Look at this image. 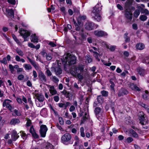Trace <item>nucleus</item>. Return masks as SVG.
<instances>
[{
    "mask_svg": "<svg viewBox=\"0 0 149 149\" xmlns=\"http://www.w3.org/2000/svg\"><path fill=\"white\" fill-rule=\"evenodd\" d=\"M140 14V10H136L134 12V16L136 18Z\"/></svg>",
    "mask_w": 149,
    "mask_h": 149,
    "instance_id": "36",
    "label": "nucleus"
},
{
    "mask_svg": "<svg viewBox=\"0 0 149 149\" xmlns=\"http://www.w3.org/2000/svg\"><path fill=\"white\" fill-rule=\"evenodd\" d=\"M148 96V92L147 91H145L144 93H143V97L144 99H147V97Z\"/></svg>",
    "mask_w": 149,
    "mask_h": 149,
    "instance_id": "37",
    "label": "nucleus"
},
{
    "mask_svg": "<svg viewBox=\"0 0 149 149\" xmlns=\"http://www.w3.org/2000/svg\"><path fill=\"white\" fill-rule=\"evenodd\" d=\"M24 76L23 74H21L18 76L17 79L19 80H21L24 78Z\"/></svg>",
    "mask_w": 149,
    "mask_h": 149,
    "instance_id": "51",
    "label": "nucleus"
},
{
    "mask_svg": "<svg viewBox=\"0 0 149 149\" xmlns=\"http://www.w3.org/2000/svg\"><path fill=\"white\" fill-rule=\"evenodd\" d=\"M60 10L63 13H65V8L64 7H62L60 8Z\"/></svg>",
    "mask_w": 149,
    "mask_h": 149,
    "instance_id": "64",
    "label": "nucleus"
},
{
    "mask_svg": "<svg viewBox=\"0 0 149 149\" xmlns=\"http://www.w3.org/2000/svg\"><path fill=\"white\" fill-rule=\"evenodd\" d=\"M36 96L37 99L39 101V102H42L44 100V96L41 94H38L36 95Z\"/></svg>",
    "mask_w": 149,
    "mask_h": 149,
    "instance_id": "23",
    "label": "nucleus"
},
{
    "mask_svg": "<svg viewBox=\"0 0 149 149\" xmlns=\"http://www.w3.org/2000/svg\"><path fill=\"white\" fill-rule=\"evenodd\" d=\"M133 140V139L130 137H128L127 139V141L128 143H130Z\"/></svg>",
    "mask_w": 149,
    "mask_h": 149,
    "instance_id": "59",
    "label": "nucleus"
},
{
    "mask_svg": "<svg viewBox=\"0 0 149 149\" xmlns=\"http://www.w3.org/2000/svg\"><path fill=\"white\" fill-rule=\"evenodd\" d=\"M130 87L132 90L135 91H140V89L138 87L136 86L133 84L130 85Z\"/></svg>",
    "mask_w": 149,
    "mask_h": 149,
    "instance_id": "25",
    "label": "nucleus"
},
{
    "mask_svg": "<svg viewBox=\"0 0 149 149\" xmlns=\"http://www.w3.org/2000/svg\"><path fill=\"white\" fill-rule=\"evenodd\" d=\"M6 11L8 15L11 18H13L14 17V12L13 10L7 9Z\"/></svg>",
    "mask_w": 149,
    "mask_h": 149,
    "instance_id": "20",
    "label": "nucleus"
},
{
    "mask_svg": "<svg viewBox=\"0 0 149 149\" xmlns=\"http://www.w3.org/2000/svg\"><path fill=\"white\" fill-rule=\"evenodd\" d=\"M94 34L96 36L98 37H101L104 36H106L107 35L106 33L102 31L96 30L94 32Z\"/></svg>",
    "mask_w": 149,
    "mask_h": 149,
    "instance_id": "11",
    "label": "nucleus"
},
{
    "mask_svg": "<svg viewBox=\"0 0 149 149\" xmlns=\"http://www.w3.org/2000/svg\"><path fill=\"white\" fill-rule=\"evenodd\" d=\"M0 62L4 64H6L7 63V60L6 58H4L2 60H1Z\"/></svg>",
    "mask_w": 149,
    "mask_h": 149,
    "instance_id": "52",
    "label": "nucleus"
},
{
    "mask_svg": "<svg viewBox=\"0 0 149 149\" xmlns=\"http://www.w3.org/2000/svg\"><path fill=\"white\" fill-rule=\"evenodd\" d=\"M101 111V109L100 108L97 107L95 109V112L97 116H98L99 114V113Z\"/></svg>",
    "mask_w": 149,
    "mask_h": 149,
    "instance_id": "31",
    "label": "nucleus"
},
{
    "mask_svg": "<svg viewBox=\"0 0 149 149\" xmlns=\"http://www.w3.org/2000/svg\"><path fill=\"white\" fill-rule=\"evenodd\" d=\"M64 117L65 118H67L68 119H69V118H71L72 117V116H71L69 115L68 112L67 111L65 113V114Z\"/></svg>",
    "mask_w": 149,
    "mask_h": 149,
    "instance_id": "46",
    "label": "nucleus"
},
{
    "mask_svg": "<svg viewBox=\"0 0 149 149\" xmlns=\"http://www.w3.org/2000/svg\"><path fill=\"white\" fill-rule=\"evenodd\" d=\"M46 57L47 60L48 61L51 60L52 58V55L50 54H47Z\"/></svg>",
    "mask_w": 149,
    "mask_h": 149,
    "instance_id": "49",
    "label": "nucleus"
},
{
    "mask_svg": "<svg viewBox=\"0 0 149 149\" xmlns=\"http://www.w3.org/2000/svg\"><path fill=\"white\" fill-rule=\"evenodd\" d=\"M97 100L100 103H101L102 102H103L102 97L100 95L98 96L97 97Z\"/></svg>",
    "mask_w": 149,
    "mask_h": 149,
    "instance_id": "54",
    "label": "nucleus"
},
{
    "mask_svg": "<svg viewBox=\"0 0 149 149\" xmlns=\"http://www.w3.org/2000/svg\"><path fill=\"white\" fill-rule=\"evenodd\" d=\"M47 130V128L46 125H42L40 126V132L41 137H44L45 136Z\"/></svg>",
    "mask_w": 149,
    "mask_h": 149,
    "instance_id": "6",
    "label": "nucleus"
},
{
    "mask_svg": "<svg viewBox=\"0 0 149 149\" xmlns=\"http://www.w3.org/2000/svg\"><path fill=\"white\" fill-rule=\"evenodd\" d=\"M93 25L94 24L93 23L88 22L85 24V27L86 29L88 30H91L93 29Z\"/></svg>",
    "mask_w": 149,
    "mask_h": 149,
    "instance_id": "13",
    "label": "nucleus"
},
{
    "mask_svg": "<svg viewBox=\"0 0 149 149\" xmlns=\"http://www.w3.org/2000/svg\"><path fill=\"white\" fill-rule=\"evenodd\" d=\"M54 71L56 75H58L61 74L62 72V70L60 66H58L54 68Z\"/></svg>",
    "mask_w": 149,
    "mask_h": 149,
    "instance_id": "17",
    "label": "nucleus"
},
{
    "mask_svg": "<svg viewBox=\"0 0 149 149\" xmlns=\"http://www.w3.org/2000/svg\"><path fill=\"white\" fill-rule=\"evenodd\" d=\"M143 63L149 64V58H146L143 60Z\"/></svg>",
    "mask_w": 149,
    "mask_h": 149,
    "instance_id": "58",
    "label": "nucleus"
},
{
    "mask_svg": "<svg viewBox=\"0 0 149 149\" xmlns=\"http://www.w3.org/2000/svg\"><path fill=\"white\" fill-rule=\"evenodd\" d=\"M46 147L47 149H53V146L49 143H47L46 144Z\"/></svg>",
    "mask_w": 149,
    "mask_h": 149,
    "instance_id": "30",
    "label": "nucleus"
},
{
    "mask_svg": "<svg viewBox=\"0 0 149 149\" xmlns=\"http://www.w3.org/2000/svg\"><path fill=\"white\" fill-rule=\"evenodd\" d=\"M127 93L128 91L127 90L124 89H121L120 90L118 94V95L119 96H121L127 94Z\"/></svg>",
    "mask_w": 149,
    "mask_h": 149,
    "instance_id": "19",
    "label": "nucleus"
},
{
    "mask_svg": "<svg viewBox=\"0 0 149 149\" xmlns=\"http://www.w3.org/2000/svg\"><path fill=\"white\" fill-rule=\"evenodd\" d=\"M33 137L35 139H37L38 138V136L36 132L32 134Z\"/></svg>",
    "mask_w": 149,
    "mask_h": 149,
    "instance_id": "60",
    "label": "nucleus"
},
{
    "mask_svg": "<svg viewBox=\"0 0 149 149\" xmlns=\"http://www.w3.org/2000/svg\"><path fill=\"white\" fill-rule=\"evenodd\" d=\"M84 68L82 65H80L78 67H74L70 71L71 74L75 77H78L80 81H81L83 79L82 74L81 72H83Z\"/></svg>",
    "mask_w": 149,
    "mask_h": 149,
    "instance_id": "2",
    "label": "nucleus"
},
{
    "mask_svg": "<svg viewBox=\"0 0 149 149\" xmlns=\"http://www.w3.org/2000/svg\"><path fill=\"white\" fill-rule=\"evenodd\" d=\"M16 52L19 55L22 56L24 55L23 52L20 49H17Z\"/></svg>",
    "mask_w": 149,
    "mask_h": 149,
    "instance_id": "42",
    "label": "nucleus"
},
{
    "mask_svg": "<svg viewBox=\"0 0 149 149\" xmlns=\"http://www.w3.org/2000/svg\"><path fill=\"white\" fill-rule=\"evenodd\" d=\"M107 48L112 51H114L116 48V46H107Z\"/></svg>",
    "mask_w": 149,
    "mask_h": 149,
    "instance_id": "35",
    "label": "nucleus"
},
{
    "mask_svg": "<svg viewBox=\"0 0 149 149\" xmlns=\"http://www.w3.org/2000/svg\"><path fill=\"white\" fill-rule=\"evenodd\" d=\"M14 115H16L18 116H20L21 115V113L20 111H18L16 109L14 110Z\"/></svg>",
    "mask_w": 149,
    "mask_h": 149,
    "instance_id": "34",
    "label": "nucleus"
},
{
    "mask_svg": "<svg viewBox=\"0 0 149 149\" xmlns=\"http://www.w3.org/2000/svg\"><path fill=\"white\" fill-rule=\"evenodd\" d=\"M136 48L139 50H142L145 48L144 45L141 43H139L136 45Z\"/></svg>",
    "mask_w": 149,
    "mask_h": 149,
    "instance_id": "24",
    "label": "nucleus"
},
{
    "mask_svg": "<svg viewBox=\"0 0 149 149\" xmlns=\"http://www.w3.org/2000/svg\"><path fill=\"white\" fill-rule=\"evenodd\" d=\"M141 12L142 13H144L147 15H148L149 13L148 11L146 9H141Z\"/></svg>",
    "mask_w": 149,
    "mask_h": 149,
    "instance_id": "39",
    "label": "nucleus"
},
{
    "mask_svg": "<svg viewBox=\"0 0 149 149\" xmlns=\"http://www.w3.org/2000/svg\"><path fill=\"white\" fill-rule=\"evenodd\" d=\"M41 54L43 57H46L47 56V54L44 50H43L41 53Z\"/></svg>",
    "mask_w": 149,
    "mask_h": 149,
    "instance_id": "56",
    "label": "nucleus"
},
{
    "mask_svg": "<svg viewBox=\"0 0 149 149\" xmlns=\"http://www.w3.org/2000/svg\"><path fill=\"white\" fill-rule=\"evenodd\" d=\"M19 137V135H18L17 132L15 130H13L12 131L11 139L12 140L15 141Z\"/></svg>",
    "mask_w": 149,
    "mask_h": 149,
    "instance_id": "12",
    "label": "nucleus"
},
{
    "mask_svg": "<svg viewBox=\"0 0 149 149\" xmlns=\"http://www.w3.org/2000/svg\"><path fill=\"white\" fill-rule=\"evenodd\" d=\"M137 70L139 75L142 76H143L146 73V71L144 69L140 67L138 68Z\"/></svg>",
    "mask_w": 149,
    "mask_h": 149,
    "instance_id": "14",
    "label": "nucleus"
},
{
    "mask_svg": "<svg viewBox=\"0 0 149 149\" xmlns=\"http://www.w3.org/2000/svg\"><path fill=\"white\" fill-rule=\"evenodd\" d=\"M47 86L49 88L50 93L52 95H54L56 94L57 91L55 89L54 86L49 85H47Z\"/></svg>",
    "mask_w": 149,
    "mask_h": 149,
    "instance_id": "10",
    "label": "nucleus"
},
{
    "mask_svg": "<svg viewBox=\"0 0 149 149\" xmlns=\"http://www.w3.org/2000/svg\"><path fill=\"white\" fill-rule=\"evenodd\" d=\"M101 4L100 3H98L93 8L91 15L93 18L97 21H100L101 19Z\"/></svg>",
    "mask_w": 149,
    "mask_h": 149,
    "instance_id": "1",
    "label": "nucleus"
},
{
    "mask_svg": "<svg viewBox=\"0 0 149 149\" xmlns=\"http://www.w3.org/2000/svg\"><path fill=\"white\" fill-rule=\"evenodd\" d=\"M23 66L26 70H29L32 68V67L30 64H24L23 65Z\"/></svg>",
    "mask_w": 149,
    "mask_h": 149,
    "instance_id": "28",
    "label": "nucleus"
},
{
    "mask_svg": "<svg viewBox=\"0 0 149 149\" xmlns=\"http://www.w3.org/2000/svg\"><path fill=\"white\" fill-rule=\"evenodd\" d=\"M62 61L65 63H68L69 65L74 64L76 63V58L74 56L69 53L65 54L63 56Z\"/></svg>",
    "mask_w": 149,
    "mask_h": 149,
    "instance_id": "3",
    "label": "nucleus"
},
{
    "mask_svg": "<svg viewBox=\"0 0 149 149\" xmlns=\"http://www.w3.org/2000/svg\"><path fill=\"white\" fill-rule=\"evenodd\" d=\"M59 123L61 125H63L64 124V121L63 118L61 117H60L58 118Z\"/></svg>",
    "mask_w": 149,
    "mask_h": 149,
    "instance_id": "47",
    "label": "nucleus"
},
{
    "mask_svg": "<svg viewBox=\"0 0 149 149\" xmlns=\"http://www.w3.org/2000/svg\"><path fill=\"white\" fill-rule=\"evenodd\" d=\"M40 79H41L42 81L45 82L46 81V77L44 74L42 73H41L39 75Z\"/></svg>",
    "mask_w": 149,
    "mask_h": 149,
    "instance_id": "29",
    "label": "nucleus"
},
{
    "mask_svg": "<svg viewBox=\"0 0 149 149\" xmlns=\"http://www.w3.org/2000/svg\"><path fill=\"white\" fill-rule=\"evenodd\" d=\"M147 17L144 15H142L140 17V19L142 21H145L147 19Z\"/></svg>",
    "mask_w": 149,
    "mask_h": 149,
    "instance_id": "38",
    "label": "nucleus"
},
{
    "mask_svg": "<svg viewBox=\"0 0 149 149\" xmlns=\"http://www.w3.org/2000/svg\"><path fill=\"white\" fill-rule=\"evenodd\" d=\"M145 115L143 112H140L138 114V119L140 121V123L142 125H145L147 123V121L145 119Z\"/></svg>",
    "mask_w": 149,
    "mask_h": 149,
    "instance_id": "5",
    "label": "nucleus"
},
{
    "mask_svg": "<svg viewBox=\"0 0 149 149\" xmlns=\"http://www.w3.org/2000/svg\"><path fill=\"white\" fill-rule=\"evenodd\" d=\"M84 132V128L83 127H81L80 128V134L81 136L83 137H84L85 136V134Z\"/></svg>",
    "mask_w": 149,
    "mask_h": 149,
    "instance_id": "33",
    "label": "nucleus"
},
{
    "mask_svg": "<svg viewBox=\"0 0 149 149\" xmlns=\"http://www.w3.org/2000/svg\"><path fill=\"white\" fill-rule=\"evenodd\" d=\"M9 68L11 72L13 74L14 73L15 70L13 66L12 65L10 64L9 65Z\"/></svg>",
    "mask_w": 149,
    "mask_h": 149,
    "instance_id": "43",
    "label": "nucleus"
},
{
    "mask_svg": "<svg viewBox=\"0 0 149 149\" xmlns=\"http://www.w3.org/2000/svg\"><path fill=\"white\" fill-rule=\"evenodd\" d=\"M71 104L69 102H67L64 103V109H66L68 107L70 106Z\"/></svg>",
    "mask_w": 149,
    "mask_h": 149,
    "instance_id": "40",
    "label": "nucleus"
},
{
    "mask_svg": "<svg viewBox=\"0 0 149 149\" xmlns=\"http://www.w3.org/2000/svg\"><path fill=\"white\" fill-rule=\"evenodd\" d=\"M19 33L24 39V41H26L29 39L28 37L30 35V33L27 30H24L20 31Z\"/></svg>",
    "mask_w": 149,
    "mask_h": 149,
    "instance_id": "7",
    "label": "nucleus"
},
{
    "mask_svg": "<svg viewBox=\"0 0 149 149\" xmlns=\"http://www.w3.org/2000/svg\"><path fill=\"white\" fill-rule=\"evenodd\" d=\"M50 110L51 112H53L55 116H58V112L56 111V108L53 107L51 105L50 106Z\"/></svg>",
    "mask_w": 149,
    "mask_h": 149,
    "instance_id": "27",
    "label": "nucleus"
},
{
    "mask_svg": "<svg viewBox=\"0 0 149 149\" xmlns=\"http://www.w3.org/2000/svg\"><path fill=\"white\" fill-rule=\"evenodd\" d=\"M54 100L56 102H57L59 100V97L58 96H55L54 97Z\"/></svg>",
    "mask_w": 149,
    "mask_h": 149,
    "instance_id": "57",
    "label": "nucleus"
},
{
    "mask_svg": "<svg viewBox=\"0 0 149 149\" xmlns=\"http://www.w3.org/2000/svg\"><path fill=\"white\" fill-rule=\"evenodd\" d=\"M30 132L31 134H33V133L35 132L34 129L33 127H31L30 130Z\"/></svg>",
    "mask_w": 149,
    "mask_h": 149,
    "instance_id": "61",
    "label": "nucleus"
},
{
    "mask_svg": "<svg viewBox=\"0 0 149 149\" xmlns=\"http://www.w3.org/2000/svg\"><path fill=\"white\" fill-rule=\"evenodd\" d=\"M48 45L52 47H54L56 46V45L52 42H49L48 43Z\"/></svg>",
    "mask_w": 149,
    "mask_h": 149,
    "instance_id": "53",
    "label": "nucleus"
},
{
    "mask_svg": "<svg viewBox=\"0 0 149 149\" xmlns=\"http://www.w3.org/2000/svg\"><path fill=\"white\" fill-rule=\"evenodd\" d=\"M133 1V0H127L125 3V9H126L127 8V9H129V8L130 6L132 4Z\"/></svg>",
    "mask_w": 149,
    "mask_h": 149,
    "instance_id": "18",
    "label": "nucleus"
},
{
    "mask_svg": "<svg viewBox=\"0 0 149 149\" xmlns=\"http://www.w3.org/2000/svg\"><path fill=\"white\" fill-rule=\"evenodd\" d=\"M78 24H75V25L76 26V30L77 31H79L81 30L82 32H83V30L82 29V24L81 22L78 21Z\"/></svg>",
    "mask_w": 149,
    "mask_h": 149,
    "instance_id": "15",
    "label": "nucleus"
},
{
    "mask_svg": "<svg viewBox=\"0 0 149 149\" xmlns=\"http://www.w3.org/2000/svg\"><path fill=\"white\" fill-rule=\"evenodd\" d=\"M86 61L85 62L86 63H90L92 61V60L90 56L88 55H86Z\"/></svg>",
    "mask_w": 149,
    "mask_h": 149,
    "instance_id": "32",
    "label": "nucleus"
},
{
    "mask_svg": "<svg viewBox=\"0 0 149 149\" xmlns=\"http://www.w3.org/2000/svg\"><path fill=\"white\" fill-rule=\"evenodd\" d=\"M125 17L128 19L131 20L132 19V13L131 10L130 9L126 8L125 9Z\"/></svg>",
    "mask_w": 149,
    "mask_h": 149,
    "instance_id": "8",
    "label": "nucleus"
},
{
    "mask_svg": "<svg viewBox=\"0 0 149 149\" xmlns=\"http://www.w3.org/2000/svg\"><path fill=\"white\" fill-rule=\"evenodd\" d=\"M8 1L11 4L15 5L17 1V0H8Z\"/></svg>",
    "mask_w": 149,
    "mask_h": 149,
    "instance_id": "44",
    "label": "nucleus"
},
{
    "mask_svg": "<svg viewBox=\"0 0 149 149\" xmlns=\"http://www.w3.org/2000/svg\"><path fill=\"white\" fill-rule=\"evenodd\" d=\"M117 8L120 9V10H123V7H122V6L120 5V4H118L117 5Z\"/></svg>",
    "mask_w": 149,
    "mask_h": 149,
    "instance_id": "62",
    "label": "nucleus"
},
{
    "mask_svg": "<svg viewBox=\"0 0 149 149\" xmlns=\"http://www.w3.org/2000/svg\"><path fill=\"white\" fill-rule=\"evenodd\" d=\"M11 102V101L10 100H5L3 102V106L5 107L6 106L7 108H8L10 111H12L13 109V108L10 104V103Z\"/></svg>",
    "mask_w": 149,
    "mask_h": 149,
    "instance_id": "9",
    "label": "nucleus"
},
{
    "mask_svg": "<svg viewBox=\"0 0 149 149\" xmlns=\"http://www.w3.org/2000/svg\"><path fill=\"white\" fill-rule=\"evenodd\" d=\"M75 109V107L73 105H71L69 109L70 111L72 112L74 111Z\"/></svg>",
    "mask_w": 149,
    "mask_h": 149,
    "instance_id": "55",
    "label": "nucleus"
},
{
    "mask_svg": "<svg viewBox=\"0 0 149 149\" xmlns=\"http://www.w3.org/2000/svg\"><path fill=\"white\" fill-rule=\"evenodd\" d=\"M93 53H94V55L95 57L98 61H100V60L98 58V56H100L99 54L97 52H93Z\"/></svg>",
    "mask_w": 149,
    "mask_h": 149,
    "instance_id": "41",
    "label": "nucleus"
},
{
    "mask_svg": "<svg viewBox=\"0 0 149 149\" xmlns=\"http://www.w3.org/2000/svg\"><path fill=\"white\" fill-rule=\"evenodd\" d=\"M71 138V136L70 134L66 133L62 136L61 141L64 144L67 145L70 143V141Z\"/></svg>",
    "mask_w": 149,
    "mask_h": 149,
    "instance_id": "4",
    "label": "nucleus"
},
{
    "mask_svg": "<svg viewBox=\"0 0 149 149\" xmlns=\"http://www.w3.org/2000/svg\"><path fill=\"white\" fill-rule=\"evenodd\" d=\"M28 46L29 47L31 48H34V47H35V46L34 45L31 43H28Z\"/></svg>",
    "mask_w": 149,
    "mask_h": 149,
    "instance_id": "63",
    "label": "nucleus"
},
{
    "mask_svg": "<svg viewBox=\"0 0 149 149\" xmlns=\"http://www.w3.org/2000/svg\"><path fill=\"white\" fill-rule=\"evenodd\" d=\"M20 136L23 139L25 140L27 137L28 135L26 134L24 131H21L20 132Z\"/></svg>",
    "mask_w": 149,
    "mask_h": 149,
    "instance_id": "26",
    "label": "nucleus"
},
{
    "mask_svg": "<svg viewBox=\"0 0 149 149\" xmlns=\"http://www.w3.org/2000/svg\"><path fill=\"white\" fill-rule=\"evenodd\" d=\"M31 41L33 42H38V38L35 34H32L31 36Z\"/></svg>",
    "mask_w": 149,
    "mask_h": 149,
    "instance_id": "16",
    "label": "nucleus"
},
{
    "mask_svg": "<svg viewBox=\"0 0 149 149\" xmlns=\"http://www.w3.org/2000/svg\"><path fill=\"white\" fill-rule=\"evenodd\" d=\"M101 61L103 64L106 66H109L111 64V63L109 62L108 63H107L104 60H102Z\"/></svg>",
    "mask_w": 149,
    "mask_h": 149,
    "instance_id": "48",
    "label": "nucleus"
},
{
    "mask_svg": "<svg viewBox=\"0 0 149 149\" xmlns=\"http://www.w3.org/2000/svg\"><path fill=\"white\" fill-rule=\"evenodd\" d=\"M127 132H128L129 134H131L132 136L134 137L137 138L138 137V135L137 133L132 129H130L128 130Z\"/></svg>",
    "mask_w": 149,
    "mask_h": 149,
    "instance_id": "21",
    "label": "nucleus"
},
{
    "mask_svg": "<svg viewBox=\"0 0 149 149\" xmlns=\"http://www.w3.org/2000/svg\"><path fill=\"white\" fill-rule=\"evenodd\" d=\"M20 122V121L19 119L17 118H13L10 120V124L11 125H15L19 124Z\"/></svg>",
    "mask_w": 149,
    "mask_h": 149,
    "instance_id": "22",
    "label": "nucleus"
},
{
    "mask_svg": "<svg viewBox=\"0 0 149 149\" xmlns=\"http://www.w3.org/2000/svg\"><path fill=\"white\" fill-rule=\"evenodd\" d=\"M52 81L54 82H56L59 81L58 79L55 76H53L52 79Z\"/></svg>",
    "mask_w": 149,
    "mask_h": 149,
    "instance_id": "50",
    "label": "nucleus"
},
{
    "mask_svg": "<svg viewBox=\"0 0 149 149\" xmlns=\"http://www.w3.org/2000/svg\"><path fill=\"white\" fill-rule=\"evenodd\" d=\"M102 95L103 96H107L108 95V93L105 91H103L101 92Z\"/></svg>",
    "mask_w": 149,
    "mask_h": 149,
    "instance_id": "45",
    "label": "nucleus"
}]
</instances>
